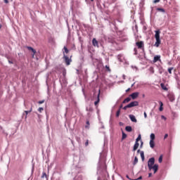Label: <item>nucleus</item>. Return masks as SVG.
Segmentation results:
<instances>
[{"mask_svg": "<svg viewBox=\"0 0 180 180\" xmlns=\"http://www.w3.org/2000/svg\"><path fill=\"white\" fill-rule=\"evenodd\" d=\"M106 161V156L100 153V158L98 161V166L97 167V174H99L97 180L106 179L107 176H109L108 171H106V165L105 164Z\"/></svg>", "mask_w": 180, "mask_h": 180, "instance_id": "obj_1", "label": "nucleus"}, {"mask_svg": "<svg viewBox=\"0 0 180 180\" xmlns=\"http://www.w3.org/2000/svg\"><path fill=\"white\" fill-rule=\"evenodd\" d=\"M155 38L156 40V42L155 44V47H160V45L161 44V39L160 38V30L155 31Z\"/></svg>", "mask_w": 180, "mask_h": 180, "instance_id": "obj_2", "label": "nucleus"}, {"mask_svg": "<svg viewBox=\"0 0 180 180\" xmlns=\"http://www.w3.org/2000/svg\"><path fill=\"white\" fill-rule=\"evenodd\" d=\"M100 95H101V90H98V93L95 92L94 94V99H96V101H94L95 106H96V105H98V103L101 102V99L99 98Z\"/></svg>", "mask_w": 180, "mask_h": 180, "instance_id": "obj_3", "label": "nucleus"}, {"mask_svg": "<svg viewBox=\"0 0 180 180\" xmlns=\"http://www.w3.org/2000/svg\"><path fill=\"white\" fill-rule=\"evenodd\" d=\"M63 58L66 65H70L71 64V62L72 61L71 58H69L68 56H67V55H65V53L64 52H63Z\"/></svg>", "mask_w": 180, "mask_h": 180, "instance_id": "obj_4", "label": "nucleus"}, {"mask_svg": "<svg viewBox=\"0 0 180 180\" xmlns=\"http://www.w3.org/2000/svg\"><path fill=\"white\" fill-rule=\"evenodd\" d=\"M154 164H155V158H150L148 161V169H151L152 167H154Z\"/></svg>", "mask_w": 180, "mask_h": 180, "instance_id": "obj_5", "label": "nucleus"}, {"mask_svg": "<svg viewBox=\"0 0 180 180\" xmlns=\"http://www.w3.org/2000/svg\"><path fill=\"white\" fill-rule=\"evenodd\" d=\"M138 49H141V50H144V42L143 41H138L136 43Z\"/></svg>", "mask_w": 180, "mask_h": 180, "instance_id": "obj_6", "label": "nucleus"}, {"mask_svg": "<svg viewBox=\"0 0 180 180\" xmlns=\"http://www.w3.org/2000/svg\"><path fill=\"white\" fill-rule=\"evenodd\" d=\"M128 105L129 108H134V106H139V101H132Z\"/></svg>", "mask_w": 180, "mask_h": 180, "instance_id": "obj_7", "label": "nucleus"}, {"mask_svg": "<svg viewBox=\"0 0 180 180\" xmlns=\"http://www.w3.org/2000/svg\"><path fill=\"white\" fill-rule=\"evenodd\" d=\"M151 169H153L154 174H156L157 171H158V165L155 164L150 169H149V171H151Z\"/></svg>", "mask_w": 180, "mask_h": 180, "instance_id": "obj_8", "label": "nucleus"}, {"mask_svg": "<svg viewBox=\"0 0 180 180\" xmlns=\"http://www.w3.org/2000/svg\"><path fill=\"white\" fill-rule=\"evenodd\" d=\"M92 44L94 47H99V41H98L95 38L92 39Z\"/></svg>", "mask_w": 180, "mask_h": 180, "instance_id": "obj_9", "label": "nucleus"}, {"mask_svg": "<svg viewBox=\"0 0 180 180\" xmlns=\"http://www.w3.org/2000/svg\"><path fill=\"white\" fill-rule=\"evenodd\" d=\"M129 117L131 122H133L134 123H137V119H136V116L133 115H129Z\"/></svg>", "mask_w": 180, "mask_h": 180, "instance_id": "obj_10", "label": "nucleus"}, {"mask_svg": "<svg viewBox=\"0 0 180 180\" xmlns=\"http://www.w3.org/2000/svg\"><path fill=\"white\" fill-rule=\"evenodd\" d=\"M157 61H161V56L157 55L154 56L153 63H157Z\"/></svg>", "mask_w": 180, "mask_h": 180, "instance_id": "obj_11", "label": "nucleus"}, {"mask_svg": "<svg viewBox=\"0 0 180 180\" xmlns=\"http://www.w3.org/2000/svg\"><path fill=\"white\" fill-rule=\"evenodd\" d=\"M139 92H134L130 95V96L132 99H136V98H139Z\"/></svg>", "mask_w": 180, "mask_h": 180, "instance_id": "obj_12", "label": "nucleus"}, {"mask_svg": "<svg viewBox=\"0 0 180 180\" xmlns=\"http://www.w3.org/2000/svg\"><path fill=\"white\" fill-rule=\"evenodd\" d=\"M27 50H30V51H32V53H33L32 58H34V55L36 54L35 49H33V47H32V46H27Z\"/></svg>", "mask_w": 180, "mask_h": 180, "instance_id": "obj_13", "label": "nucleus"}, {"mask_svg": "<svg viewBox=\"0 0 180 180\" xmlns=\"http://www.w3.org/2000/svg\"><path fill=\"white\" fill-rule=\"evenodd\" d=\"M168 98L170 102H174V101H175V96H174V94H169L168 96Z\"/></svg>", "mask_w": 180, "mask_h": 180, "instance_id": "obj_14", "label": "nucleus"}, {"mask_svg": "<svg viewBox=\"0 0 180 180\" xmlns=\"http://www.w3.org/2000/svg\"><path fill=\"white\" fill-rule=\"evenodd\" d=\"M125 130H126V131H128V133H130V132L133 131V128H131V126H127L125 127Z\"/></svg>", "mask_w": 180, "mask_h": 180, "instance_id": "obj_15", "label": "nucleus"}, {"mask_svg": "<svg viewBox=\"0 0 180 180\" xmlns=\"http://www.w3.org/2000/svg\"><path fill=\"white\" fill-rule=\"evenodd\" d=\"M139 146H140V143H139V142H135L133 148V151H136V150L139 148Z\"/></svg>", "mask_w": 180, "mask_h": 180, "instance_id": "obj_16", "label": "nucleus"}, {"mask_svg": "<svg viewBox=\"0 0 180 180\" xmlns=\"http://www.w3.org/2000/svg\"><path fill=\"white\" fill-rule=\"evenodd\" d=\"M149 144H150V148H154V147H155V143L153 140H150Z\"/></svg>", "mask_w": 180, "mask_h": 180, "instance_id": "obj_17", "label": "nucleus"}, {"mask_svg": "<svg viewBox=\"0 0 180 180\" xmlns=\"http://www.w3.org/2000/svg\"><path fill=\"white\" fill-rule=\"evenodd\" d=\"M130 101H131V98L130 97H127V98H125L122 103H129V102H130Z\"/></svg>", "mask_w": 180, "mask_h": 180, "instance_id": "obj_18", "label": "nucleus"}, {"mask_svg": "<svg viewBox=\"0 0 180 180\" xmlns=\"http://www.w3.org/2000/svg\"><path fill=\"white\" fill-rule=\"evenodd\" d=\"M160 105L159 110L160 112H162V110H164V108H162V106H164V103H162V101H160Z\"/></svg>", "mask_w": 180, "mask_h": 180, "instance_id": "obj_19", "label": "nucleus"}, {"mask_svg": "<svg viewBox=\"0 0 180 180\" xmlns=\"http://www.w3.org/2000/svg\"><path fill=\"white\" fill-rule=\"evenodd\" d=\"M129 40V38L127 37H120V41H127Z\"/></svg>", "mask_w": 180, "mask_h": 180, "instance_id": "obj_20", "label": "nucleus"}, {"mask_svg": "<svg viewBox=\"0 0 180 180\" xmlns=\"http://www.w3.org/2000/svg\"><path fill=\"white\" fill-rule=\"evenodd\" d=\"M160 86H161L162 89H163L164 91H168V88H167V86H165V84H164V83H162L160 84Z\"/></svg>", "mask_w": 180, "mask_h": 180, "instance_id": "obj_21", "label": "nucleus"}, {"mask_svg": "<svg viewBox=\"0 0 180 180\" xmlns=\"http://www.w3.org/2000/svg\"><path fill=\"white\" fill-rule=\"evenodd\" d=\"M41 178H46V180H49V176L44 172L42 173Z\"/></svg>", "mask_w": 180, "mask_h": 180, "instance_id": "obj_22", "label": "nucleus"}, {"mask_svg": "<svg viewBox=\"0 0 180 180\" xmlns=\"http://www.w3.org/2000/svg\"><path fill=\"white\" fill-rule=\"evenodd\" d=\"M156 11H158V12H162V13H165V9L164 8H156Z\"/></svg>", "mask_w": 180, "mask_h": 180, "instance_id": "obj_23", "label": "nucleus"}, {"mask_svg": "<svg viewBox=\"0 0 180 180\" xmlns=\"http://www.w3.org/2000/svg\"><path fill=\"white\" fill-rule=\"evenodd\" d=\"M74 180H82V175H77L74 178Z\"/></svg>", "mask_w": 180, "mask_h": 180, "instance_id": "obj_24", "label": "nucleus"}, {"mask_svg": "<svg viewBox=\"0 0 180 180\" xmlns=\"http://www.w3.org/2000/svg\"><path fill=\"white\" fill-rule=\"evenodd\" d=\"M122 140H124V139L127 137V134H126L123 131H122Z\"/></svg>", "mask_w": 180, "mask_h": 180, "instance_id": "obj_25", "label": "nucleus"}, {"mask_svg": "<svg viewBox=\"0 0 180 180\" xmlns=\"http://www.w3.org/2000/svg\"><path fill=\"white\" fill-rule=\"evenodd\" d=\"M137 162H139V158L137 157H135L133 162V165H137Z\"/></svg>", "mask_w": 180, "mask_h": 180, "instance_id": "obj_26", "label": "nucleus"}, {"mask_svg": "<svg viewBox=\"0 0 180 180\" xmlns=\"http://www.w3.org/2000/svg\"><path fill=\"white\" fill-rule=\"evenodd\" d=\"M89 120H87L86 122V125H85V129H89V126H90Z\"/></svg>", "mask_w": 180, "mask_h": 180, "instance_id": "obj_27", "label": "nucleus"}, {"mask_svg": "<svg viewBox=\"0 0 180 180\" xmlns=\"http://www.w3.org/2000/svg\"><path fill=\"white\" fill-rule=\"evenodd\" d=\"M141 160L142 161H144L145 160V157H144V151H141Z\"/></svg>", "mask_w": 180, "mask_h": 180, "instance_id": "obj_28", "label": "nucleus"}, {"mask_svg": "<svg viewBox=\"0 0 180 180\" xmlns=\"http://www.w3.org/2000/svg\"><path fill=\"white\" fill-rule=\"evenodd\" d=\"M30 112H32V108H30V110H25V119H27V114L30 113Z\"/></svg>", "mask_w": 180, "mask_h": 180, "instance_id": "obj_29", "label": "nucleus"}, {"mask_svg": "<svg viewBox=\"0 0 180 180\" xmlns=\"http://www.w3.org/2000/svg\"><path fill=\"white\" fill-rule=\"evenodd\" d=\"M150 140H152V141L155 140V134H151L150 136Z\"/></svg>", "mask_w": 180, "mask_h": 180, "instance_id": "obj_30", "label": "nucleus"}, {"mask_svg": "<svg viewBox=\"0 0 180 180\" xmlns=\"http://www.w3.org/2000/svg\"><path fill=\"white\" fill-rule=\"evenodd\" d=\"M139 140H141V134H139L138 136V137L136 139V141L135 142L139 143Z\"/></svg>", "mask_w": 180, "mask_h": 180, "instance_id": "obj_31", "label": "nucleus"}, {"mask_svg": "<svg viewBox=\"0 0 180 180\" xmlns=\"http://www.w3.org/2000/svg\"><path fill=\"white\" fill-rule=\"evenodd\" d=\"M63 49H64V51H63V53H66V54H68V53H69V50H68V49L66 47V46H64V48H63Z\"/></svg>", "mask_w": 180, "mask_h": 180, "instance_id": "obj_32", "label": "nucleus"}, {"mask_svg": "<svg viewBox=\"0 0 180 180\" xmlns=\"http://www.w3.org/2000/svg\"><path fill=\"white\" fill-rule=\"evenodd\" d=\"M158 70L160 74H162L164 72V69H162V67H159Z\"/></svg>", "mask_w": 180, "mask_h": 180, "instance_id": "obj_33", "label": "nucleus"}, {"mask_svg": "<svg viewBox=\"0 0 180 180\" xmlns=\"http://www.w3.org/2000/svg\"><path fill=\"white\" fill-rule=\"evenodd\" d=\"M149 71L150 72H151V74H154V68L153 67L149 68Z\"/></svg>", "mask_w": 180, "mask_h": 180, "instance_id": "obj_34", "label": "nucleus"}, {"mask_svg": "<svg viewBox=\"0 0 180 180\" xmlns=\"http://www.w3.org/2000/svg\"><path fill=\"white\" fill-rule=\"evenodd\" d=\"M120 115V109H118L116 112V117H119Z\"/></svg>", "mask_w": 180, "mask_h": 180, "instance_id": "obj_35", "label": "nucleus"}, {"mask_svg": "<svg viewBox=\"0 0 180 180\" xmlns=\"http://www.w3.org/2000/svg\"><path fill=\"white\" fill-rule=\"evenodd\" d=\"M172 70H174V68H168V72H169V74H172Z\"/></svg>", "mask_w": 180, "mask_h": 180, "instance_id": "obj_36", "label": "nucleus"}, {"mask_svg": "<svg viewBox=\"0 0 180 180\" xmlns=\"http://www.w3.org/2000/svg\"><path fill=\"white\" fill-rule=\"evenodd\" d=\"M33 172H34V164L32 165V168L31 170V175H33Z\"/></svg>", "mask_w": 180, "mask_h": 180, "instance_id": "obj_37", "label": "nucleus"}, {"mask_svg": "<svg viewBox=\"0 0 180 180\" xmlns=\"http://www.w3.org/2000/svg\"><path fill=\"white\" fill-rule=\"evenodd\" d=\"M158 161L160 163L162 162V155L159 157Z\"/></svg>", "mask_w": 180, "mask_h": 180, "instance_id": "obj_38", "label": "nucleus"}, {"mask_svg": "<svg viewBox=\"0 0 180 180\" xmlns=\"http://www.w3.org/2000/svg\"><path fill=\"white\" fill-rule=\"evenodd\" d=\"M127 4L128 5H131V4H133V0H127Z\"/></svg>", "mask_w": 180, "mask_h": 180, "instance_id": "obj_39", "label": "nucleus"}, {"mask_svg": "<svg viewBox=\"0 0 180 180\" xmlns=\"http://www.w3.org/2000/svg\"><path fill=\"white\" fill-rule=\"evenodd\" d=\"M129 108H130V107H129V104H127V105H125V106L123 108V110H126L127 109H129Z\"/></svg>", "mask_w": 180, "mask_h": 180, "instance_id": "obj_40", "label": "nucleus"}, {"mask_svg": "<svg viewBox=\"0 0 180 180\" xmlns=\"http://www.w3.org/2000/svg\"><path fill=\"white\" fill-rule=\"evenodd\" d=\"M105 68L108 72H110V68L108 65H105Z\"/></svg>", "mask_w": 180, "mask_h": 180, "instance_id": "obj_41", "label": "nucleus"}, {"mask_svg": "<svg viewBox=\"0 0 180 180\" xmlns=\"http://www.w3.org/2000/svg\"><path fill=\"white\" fill-rule=\"evenodd\" d=\"M42 110H44V108H43L42 107L39 108L38 109L39 112H41Z\"/></svg>", "mask_w": 180, "mask_h": 180, "instance_id": "obj_42", "label": "nucleus"}, {"mask_svg": "<svg viewBox=\"0 0 180 180\" xmlns=\"http://www.w3.org/2000/svg\"><path fill=\"white\" fill-rule=\"evenodd\" d=\"M134 55L137 56V49L134 48Z\"/></svg>", "mask_w": 180, "mask_h": 180, "instance_id": "obj_43", "label": "nucleus"}, {"mask_svg": "<svg viewBox=\"0 0 180 180\" xmlns=\"http://www.w3.org/2000/svg\"><path fill=\"white\" fill-rule=\"evenodd\" d=\"M76 140H77V141H78V143H79V141H81V138L77 136Z\"/></svg>", "mask_w": 180, "mask_h": 180, "instance_id": "obj_44", "label": "nucleus"}, {"mask_svg": "<svg viewBox=\"0 0 180 180\" xmlns=\"http://www.w3.org/2000/svg\"><path fill=\"white\" fill-rule=\"evenodd\" d=\"M79 41H80V43L82 44L83 41H82V38L81 37H79Z\"/></svg>", "mask_w": 180, "mask_h": 180, "instance_id": "obj_45", "label": "nucleus"}, {"mask_svg": "<svg viewBox=\"0 0 180 180\" xmlns=\"http://www.w3.org/2000/svg\"><path fill=\"white\" fill-rule=\"evenodd\" d=\"M143 30L144 32H146V30H147V26L143 25Z\"/></svg>", "mask_w": 180, "mask_h": 180, "instance_id": "obj_46", "label": "nucleus"}, {"mask_svg": "<svg viewBox=\"0 0 180 180\" xmlns=\"http://www.w3.org/2000/svg\"><path fill=\"white\" fill-rule=\"evenodd\" d=\"M161 119H162L163 120H167V117H165V116L164 115H161Z\"/></svg>", "mask_w": 180, "mask_h": 180, "instance_id": "obj_47", "label": "nucleus"}, {"mask_svg": "<svg viewBox=\"0 0 180 180\" xmlns=\"http://www.w3.org/2000/svg\"><path fill=\"white\" fill-rule=\"evenodd\" d=\"M89 141L87 140V141L85 142V146L87 147V146H89Z\"/></svg>", "mask_w": 180, "mask_h": 180, "instance_id": "obj_48", "label": "nucleus"}, {"mask_svg": "<svg viewBox=\"0 0 180 180\" xmlns=\"http://www.w3.org/2000/svg\"><path fill=\"white\" fill-rule=\"evenodd\" d=\"M38 103H39V105H41V103H44V100L39 101Z\"/></svg>", "mask_w": 180, "mask_h": 180, "instance_id": "obj_49", "label": "nucleus"}, {"mask_svg": "<svg viewBox=\"0 0 180 180\" xmlns=\"http://www.w3.org/2000/svg\"><path fill=\"white\" fill-rule=\"evenodd\" d=\"M140 179H143V176H139L138 179H132V180H140Z\"/></svg>", "mask_w": 180, "mask_h": 180, "instance_id": "obj_50", "label": "nucleus"}, {"mask_svg": "<svg viewBox=\"0 0 180 180\" xmlns=\"http://www.w3.org/2000/svg\"><path fill=\"white\" fill-rule=\"evenodd\" d=\"M168 137V134H165L164 136V140H165Z\"/></svg>", "mask_w": 180, "mask_h": 180, "instance_id": "obj_51", "label": "nucleus"}, {"mask_svg": "<svg viewBox=\"0 0 180 180\" xmlns=\"http://www.w3.org/2000/svg\"><path fill=\"white\" fill-rule=\"evenodd\" d=\"M160 2V0H154L153 4H158Z\"/></svg>", "mask_w": 180, "mask_h": 180, "instance_id": "obj_52", "label": "nucleus"}, {"mask_svg": "<svg viewBox=\"0 0 180 180\" xmlns=\"http://www.w3.org/2000/svg\"><path fill=\"white\" fill-rule=\"evenodd\" d=\"M145 119H147V112H144L143 113Z\"/></svg>", "mask_w": 180, "mask_h": 180, "instance_id": "obj_53", "label": "nucleus"}, {"mask_svg": "<svg viewBox=\"0 0 180 180\" xmlns=\"http://www.w3.org/2000/svg\"><path fill=\"white\" fill-rule=\"evenodd\" d=\"M135 29H136V32H139V27L137 26V25H135Z\"/></svg>", "mask_w": 180, "mask_h": 180, "instance_id": "obj_54", "label": "nucleus"}, {"mask_svg": "<svg viewBox=\"0 0 180 180\" xmlns=\"http://www.w3.org/2000/svg\"><path fill=\"white\" fill-rule=\"evenodd\" d=\"M5 4H9V1L8 0H4Z\"/></svg>", "mask_w": 180, "mask_h": 180, "instance_id": "obj_55", "label": "nucleus"}, {"mask_svg": "<svg viewBox=\"0 0 180 180\" xmlns=\"http://www.w3.org/2000/svg\"><path fill=\"white\" fill-rule=\"evenodd\" d=\"M153 176V174L152 173H149L148 174V177L150 178V177H151Z\"/></svg>", "mask_w": 180, "mask_h": 180, "instance_id": "obj_56", "label": "nucleus"}, {"mask_svg": "<svg viewBox=\"0 0 180 180\" xmlns=\"http://www.w3.org/2000/svg\"><path fill=\"white\" fill-rule=\"evenodd\" d=\"M122 78H123V79H126V75H123Z\"/></svg>", "mask_w": 180, "mask_h": 180, "instance_id": "obj_57", "label": "nucleus"}, {"mask_svg": "<svg viewBox=\"0 0 180 180\" xmlns=\"http://www.w3.org/2000/svg\"><path fill=\"white\" fill-rule=\"evenodd\" d=\"M9 64H13V62L12 60H8Z\"/></svg>", "mask_w": 180, "mask_h": 180, "instance_id": "obj_58", "label": "nucleus"}, {"mask_svg": "<svg viewBox=\"0 0 180 180\" xmlns=\"http://www.w3.org/2000/svg\"><path fill=\"white\" fill-rule=\"evenodd\" d=\"M140 4H141V5H143L144 1H143V0H141V1L140 2Z\"/></svg>", "mask_w": 180, "mask_h": 180, "instance_id": "obj_59", "label": "nucleus"}, {"mask_svg": "<svg viewBox=\"0 0 180 180\" xmlns=\"http://www.w3.org/2000/svg\"><path fill=\"white\" fill-rule=\"evenodd\" d=\"M119 124L120 126H123V122H120Z\"/></svg>", "mask_w": 180, "mask_h": 180, "instance_id": "obj_60", "label": "nucleus"}, {"mask_svg": "<svg viewBox=\"0 0 180 180\" xmlns=\"http://www.w3.org/2000/svg\"><path fill=\"white\" fill-rule=\"evenodd\" d=\"M126 178H127V179L131 180V179H129V175H127V176H126Z\"/></svg>", "mask_w": 180, "mask_h": 180, "instance_id": "obj_61", "label": "nucleus"}, {"mask_svg": "<svg viewBox=\"0 0 180 180\" xmlns=\"http://www.w3.org/2000/svg\"><path fill=\"white\" fill-rule=\"evenodd\" d=\"M136 84V82H134L132 84H131V87L134 86V84Z\"/></svg>", "mask_w": 180, "mask_h": 180, "instance_id": "obj_62", "label": "nucleus"}, {"mask_svg": "<svg viewBox=\"0 0 180 180\" xmlns=\"http://www.w3.org/2000/svg\"><path fill=\"white\" fill-rule=\"evenodd\" d=\"M122 108H123V105H121L119 109H122Z\"/></svg>", "mask_w": 180, "mask_h": 180, "instance_id": "obj_63", "label": "nucleus"}, {"mask_svg": "<svg viewBox=\"0 0 180 180\" xmlns=\"http://www.w3.org/2000/svg\"><path fill=\"white\" fill-rule=\"evenodd\" d=\"M129 91H130V89H127L126 92H129Z\"/></svg>", "mask_w": 180, "mask_h": 180, "instance_id": "obj_64", "label": "nucleus"}]
</instances>
